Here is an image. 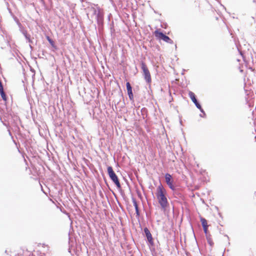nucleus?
<instances>
[{"label": "nucleus", "mask_w": 256, "mask_h": 256, "mask_svg": "<svg viewBox=\"0 0 256 256\" xmlns=\"http://www.w3.org/2000/svg\"><path fill=\"white\" fill-rule=\"evenodd\" d=\"M204 228V233H205V234H206V236H208V227H204V228Z\"/></svg>", "instance_id": "obj_13"}, {"label": "nucleus", "mask_w": 256, "mask_h": 256, "mask_svg": "<svg viewBox=\"0 0 256 256\" xmlns=\"http://www.w3.org/2000/svg\"><path fill=\"white\" fill-rule=\"evenodd\" d=\"M0 94L1 95V96L2 98V99L4 100H6V96L4 92V90H2V91H0Z\"/></svg>", "instance_id": "obj_12"}, {"label": "nucleus", "mask_w": 256, "mask_h": 256, "mask_svg": "<svg viewBox=\"0 0 256 256\" xmlns=\"http://www.w3.org/2000/svg\"><path fill=\"white\" fill-rule=\"evenodd\" d=\"M200 222H202V227H208V224L207 220L204 218L200 217Z\"/></svg>", "instance_id": "obj_9"}, {"label": "nucleus", "mask_w": 256, "mask_h": 256, "mask_svg": "<svg viewBox=\"0 0 256 256\" xmlns=\"http://www.w3.org/2000/svg\"><path fill=\"white\" fill-rule=\"evenodd\" d=\"M144 232L146 236L148 242L150 244L152 245L154 244V240L150 231L147 228H144Z\"/></svg>", "instance_id": "obj_6"}, {"label": "nucleus", "mask_w": 256, "mask_h": 256, "mask_svg": "<svg viewBox=\"0 0 256 256\" xmlns=\"http://www.w3.org/2000/svg\"><path fill=\"white\" fill-rule=\"evenodd\" d=\"M206 238H207L208 242L209 244L211 246H212L214 245V244L213 241H212V240L209 236H207Z\"/></svg>", "instance_id": "obj_11"}, {"label": "nucleus", "mask_w": 256, "mask_h": 256, "mask_svg": "<svg viewBox=\"0 0 256 256\" xmlns=\"http://www.w3.org/2000/svg\"><path fill=\"white\" fill-rule=\"evenodd\" d=\"M48 40L51 44H52V42L48 36Z\"/></svg>", "instance_id": "obj_14"}, {"label": "nucleus", "mask_w": 256, "mask_h": 256, "mask_svg": "<svg viewBox=\"0 0 256 256\" xmlns=\"http://www.w3.org/2000/svg\"><path fill=\"white\" fill-rule=\"evenodd\" d=\"M108 173L111 180L114 183L117 188H120L121 186L118 178L113 170L112 166H109L108 167Z\"/></svg>", "instance_id": "obj_2"}, {"label": "nucleus", "mask_w": 256, "mask_h": 256, "mask_svg": "<svg viewBox=\"0 0 256 256\" xmlns=\"http://www.w3.org/2000/svg\"><path fill=\"white\" fill-rule=\"evenodd\" d=\"M132 202H133L134 208L136 209V214H137L138 216H139L140 214H139L138 208V205L137 204V202H136V200H134Z\"/></svg>", "instance_id": "obj_10"}, {"label": "nucleus", "mask_w": 256, "mask_h": 256, "mask_svg": "<svg viewBox=\"0 0 256 256\" xmlns=\"http://www.w3.org/2000/svg\"><path fill=\"white\" fill-rule=\"evenodd\" d=\"M165 179L166 184L168 186L169 188L172 190L175 189V187L173 185V180L172 176L170 174H165Z\"/></svg>", "instance_id": "obj_5"}, {"label": "nucleus", "mask_w": 256, "mask_h": 256, "mask_svg": "<svg viewBox=\"0 0 256 256\" xmlns=\"http://www.w3.org/2000/svg\"><path fill=\"white\" fill-rule=\"evenodd\" d=\"M141 66L143 72V74L144 76V80L148 83L150 84L152 82L151 76L150 71L148 68H147L146 65L144 62H142Z\"/></svg>", "instance_id": "obj_4"}, {"label": "nucleus", "mask_w": 256, "mask_h": 256, "mask_svg": "<svg viewBox=\"0 0 256 256\" xmlns=\"http://www.w3.org/2000/svg\"><path fill=\"white\" fill-rule=\"evenodd\" d=\"M188 96H189L190 98H191L192 100L194 103V104H196V107L200 109L201 108L200 105L198 102V101L196 98L193 92L190 91L188 92Z\"/></svg>", "instance_id": "obj_7"}, {"label": "nucleus", "mask_w": 256, "mask_h": 256, "mask_svg": "<svg viewBox=\"0 0 256 256\" xmlns=\"http://www.w3.org/2000/svg\"><path fill=\"white\" fill-rule=\"evenodd\" d=\"M126 89L128 91V97L130 100H134V94L132 92V88L130 86V84L129 82H127L126 84Z\"/></svg>", "instance_id": "obj_8"}, {"label": "nucleus", "mask_w": 256, "mask_h": 256, "mask_svg": "<svg viewBox=\"0 0 256 256\" xmlns=\"http://www.w3.org/2000/svg\"><path fill=\"white\" fill-rule=\"evenodd\" d=\"M154 34L157 40H162L168 43L172 42V40L166 34L160 32V30H156L154 32Z\"/></svg>", "instance_id": "obj_3"}, {"label": "nucleus", "mask_w": 256, "mask_h": 256, "mask_svg": "<svg viewBox=\"0 0 256 256\" xmlns=\"http://www.w3.org/2000/svg\"><path fill=\"white\" fill-rule=\"evenodd\" d=\"M166 192L162 184L156 188V195L162 210H166L169 206V204L166 196Z\"/></svg>", "instance_id": "obj_1"}]
</instances>
